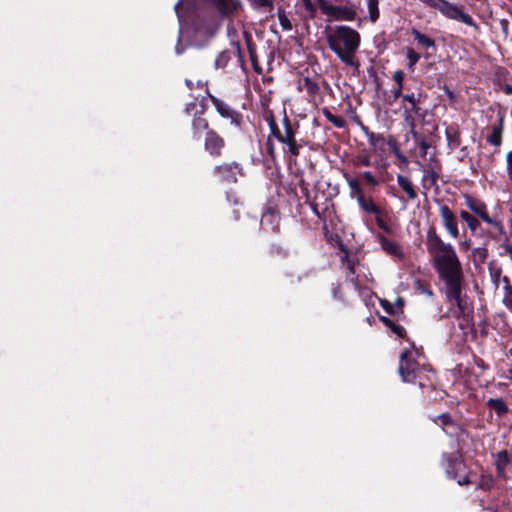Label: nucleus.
<instances>
[{"label": "nucleus", "mask_w": 512, "mask_h": 512, "mask_svg": "<svg viewBox=\"0 0 512 512\" xmlns=\"http://www.w3.org/2000/svg\"><path fill=\"white\" fill-rule=\"evenodd\" d=\"M185 83H186V85L188 86V88H190V89H192V88H193V83H192V81H191V80L186 79V80H185Z\"/></svg>", "instance_id": "nucleus-49"}, {"label": "nucleus", "mask_w": 512, "mask_h": 512, "mask_svg": "<svg viewBox=\"0 0 512 512\" xmlns=\"http://www.w3.org/2000/svg\"><path fill=\"white\" fill-rule=\"evenodd\" d=\"M182 49L179 48V46H176V53L179 55L182 53Z\"/></svg>", "instance_id": "nucleus-50"}, {"label": "nucleus", "mask_w": 512, "mask_h": 512, "mask_svg": "<svg viewBox=\"0 0 512 512\" xmlns=\"http://www.w3.org/2000/svg\"><path fill=\"white\" fill-rule=\"evenodd\" d=\"M214 174L220 177L222 181L235 183L238 176L242 175V167L236 162L224 163L214 168Z\"/></svg>", "instance_id": "nucleus-9"}, {"label": "nucleus", "mask_w": 512, "mask_h": 512, "mask_svg": "<svg viewBox=\"0 0 512 512\" xmlns=\"http://www.w3.org/2000/svg\"><path fill=\"white\" fill-rule=\"evenodd\" d=\"M302 1H303V4H304L306 10L310 13H314L317 9V6H319L320 9L322 10V4L328 3L325 0H302Z\"/></svg>", "instance_id": "nucleus-33"}, {"label": "nucleus", "mask_w": 512, "mask_h": 512, "mask_svg": "<svg viewBox=\"0 0 512 512\" xmlns=\"http://www.w3.org/2000/svg\"><path fill=\"white\" fill-rule=\"evenodd\" d=\"M462 467V463L459 462V461H450L449 462V465L446 469V472L447 474L453 478V479H456L457 480V483L459 485H467L470 483V480L468 478V476H463V477H460V478H457L456 474H454V470H459L460 468Z\"/></svg>", "instance_id": "nucleus-19"}, {"label": "nucleus", "mask_w": 512, "mask_h": 512, "mask_svg": "<svg viewBox=\"0 0 512 512\" xmlns=\"http://www.w3.org/2000/svg\"><path fill=\"white\" fill-rule=\"evenodd\" d=\"M438 419L441 421L443 425H447L450 423V416L448 414H442L438 416Z\"/></svg>", "instance_id": "nucleus-45"}, {"label": "nucleus", "mask_w": 512, "mask_h": 512, "mask_svg": "<svg viewBox=\"0 0 512 512\" xmlns=\"http://www.w3.org/2000/svg\"><path fill=\"white\" fill-rule=\"evenodd\" d=\"M181 3H182V0H180L178 3H176V5H175V10H176V11H177V9H178V7H179V5H180Z\"/></svg>", "instance_id": "nucleus-52"}, {"label": "nucleus", "mask_w": 512, "mask_h": 512, "mask_svg": "<svg viewBox=\"0 0 512 512\" xmlns=\"http://www.w3.org/2000/svg\"><path fill=\"white\" fill-rule=\"evenodd\" d=\"M326 39L329 48L345 65L358 68L356 53L361 43L358 31L347 25H337L327 32Z\"/></svg>", "instance_id": "nucleus-2"}, {"label": "nucleus", "mask_w": 512, "mask_h": 512, "mask_svg": "<svg viewBox=\"0 0 512 512\" xmlns=\"http://www.w3.org/2000/svg\"><path fill=\"white\" fill-rule=\"evenodd\" d=\"M220 58H221V56H220L218 59H216V66H218V65H219Z\"/></svg>", "instance_id": "nucleus-53"}, {"label": "nucleus", "mask_w": 512, "mask_h": 512, "mask_svg": "<svg viewBox=\"0 0 512 512\" xmlns=\"http://www.w3.org/2000/svg\"><path fill=\"white\" fill-rule=\"evenodd\" d=\"M272 137L273 136L270 133L268 136V141H267V151H268V154L273 158L274 154H275V150H274V145L271 142Z\"/></svg>", "instance_id": "nucleus-43"}, {"label": "nucleus", "mask_w": 512, "mask_h": 512, "mask_svg": "<svg viewBox=\"0 0 512 512\" xmlns=\"http://www.w3.org/2000/svg\"><path fill=\"white\" fill-rule=\"evenodd\" d=\"M277 14H278L279 23L282 26V28L284 30H290L292 28V24H291L288 16L286 15L285 11L282 9H279Z\"/></svg>", "instance_id": "nucleus-34"}, {"label": "nucleus", "mask_w": 512, "mask_h": 512, "mask_svg": "<svg viewBox=\"0 0 512 512\" xmlns=\"http://www.w3.org/2000/svg\"><path fill=\"white\" fill-rule=\"evenodd\" d=\"M506 92H507V93H512V87H511V86H507V88H506Z\"/></svg>", "instance_id": "nucleus-51"}, {"label": "nucleus", "mask_w": 512, "mask_h": 512, "mask_svg": "<svg viewBox=\"0 0 512 512\" xmlns=\"http://www.w3.org/2000/svg\"><path fill=\"white\" fill-rule=\"evenodd\" d=\"M378 243L380 244L383 251H385L387 254L396 257L398 259L404 258V252L400 245H398L396 242H393L386 238L382 234L377 235Z\"/></svg>", "instance_id": "nucleus-15"}, {"label": "nucleus", "mask_w": 512, "mask_h": 512, "mask_svg": "<svg viewBox=\"0 0 512 512\" xmlns=\"http://www.w3.org/2000/svg\"><path fill=\"white\" fill-rule=\"evenodd\" d=\"M420 354L414 349L405 350L400 356L398 372L404 382L411 383L416 380L424 367L419 361Z\"/></svg>", "instance_id": "nucleus-5"}, {"label": "nucleus", "mask_w": 512, "mask_h": 512, "mask_svg": "<svg viewBox=\"0 0 512 512\" xmlns=\"http://www.w3.org/2000/svg\"><path fill=\"white\" fill-rule=\"evenodd\" d=\"M375 220H376V223H377V226L382 229L383 231H385L386 233H391V228L390 226L387 224V222L384 220L383 218V213H379V214H375Z\"/></svg>", "instance_id": "nucleus-36"}, {"label": "nucleus", "mask_w": 512, "mask_h": 512, "mask_svg": "<svg viewBox=\"0 0 512 512\" xmlns=\"http://www.w3.org/2000/svg\"><path fill=\"white\" fill-rule=\"evenodd\" d=\"M361 129L367 137L368 143L371 146L373 152L381 156L385 152V145L387 143L385 137L382 134L370 131L364 125L361 126Z\"/></svg>", "instance_id": "nucleus-11"}, {"label": "nucleus", "mask_w": 512, "mask_h": 512, "mask_svg": "<svg viewBox=\"0 0 512 512\" xmlns=\"http://www.w3.org/2000/svg\"><path fill=\"white\" fill-rule=\"evenodd\" d=\"M445 294L451 304L450 312L453 317L460 318L468 311L467 297L462 294L463 281L445 285Z\"/></svg>", "instance_id": "nucleus-6"}, {"label": "nucleus", "mask_w": 512, "mask_h": 512, "mask_svg": "<svg viewBox=\"0 0 512 512\" xmlns=\"http://www.w3.org/2000/svg\"><path fill=\"white\" fill-rule=\"evenodd\" d=\"M217 9L223 14H229L237 9L236 0H212Z\"/></svg>", "instance_id": "nucleus-23"}, {"label": "nucleus", "mask_w": 512, "mask_h": 512, "mask_svg": "<svg viewBox=\"0 0 512 512\" xmlns=\"http://www.w3.org/2000/svg\"><path fill=\"white\" fill-rule=\"evenodd\" d=\"M439 213L442 220V224L447 233L453 238L459 237L458 220L454 212L447 205H441L439 207Z\"/></svg>", "instance_id": "nucleus-10"}, {"label": "nucleus", "mask_w": 512, "mask_h": 512, "mask_svg": "<svg viewBox=\"0 0 512 512\" xmlns=\"http://www.w3.org/2000/svg\"><path fill=\"white\" fill-rule=\"evenodd\" d=\"M210 100L217 112L224 118L230 119L232 123L239 124V114L235 112L228 104L210 95Z\"/></svg>", "instance_id": "nucleus-13"}, {"label": "nucleus", "mask_w": 512, "mask_h": 512, "mask_svg": "<svg viewBox=\"0 0 512 512\" xmlns=\"http://www.w3.org/2000/svg\"><path fill=\"white\" fill-rule=\"evenodd\" d=\"M354 166L356 167H370L372 166L371 153L363 150L354 159Z\"/></svg>", "instance_id": "nucleus-25"}, {"label": "nucleus", "mask_w": 512, "mask_h": 512, "mask_svg": "<svg viewBox=\"0 0 512 512\" xmlns=\"http://www.w3.org/2000/svg\"><path fill=\"white\" fill-rule=\"evenodd\" d=\"M464 203L483 222L494 227L500 234H505L502 222L488 214V207L482 200L470 195H465Z\"/></svg>", "instance_id": "nucleus-7"}, {"label": "nucleus", "mask_w": 512, "mask_h": 512, "mask_svg": "<svg viewBox=\"0 0 512 512\" xmlns=\"http://www.w3.org/2000/svg\"><path fill=\"white\" fill-rule=\"evenodd\" d=\"M504 118H505V114L503 112H498L497 124L492 127V132L487 138V141L494 146H500L502 143V132L504 129Z\"/></svg>", "instance_id": "nucleus-16"}, {"label": "nucleus", "mask_w": 512, "mask_h": 512, "mask_svg": "<svg viewBox=\"0 0 512 512\" xmlns=\"http://www.w3.org/2000/svg\"><path fill=\"white\" fill-rule=\"evenodd\" d=\"M426 246L432 256L433 266L445 285L463 281L461 262L454 247L445 243L433 230L427 233Z\"/></svg>", "instance_id": "nucleus-1"}, {"label": "nucleus", "mask_w": 512, "mask_h": 512, "mask_svg": "<svg viewBox=\"0 0 512 512\" xmlns=\"http://www.w3.org/2000/svg\"><path fill=\"white\" fill-rule=\"evenodd\" d=\"M405 53L408 60V69L413 70L420 59V55L413 48H407Z\"/></svg>", "instance_id": "nucleus-31"}, {"label": "nucleus", "mask_w": 512, "mask_h": 512, "mask_svg": "<svg viewBox=\"0 0 512 512\" xmlns=\"http://www.w3.org/2000/svg\"><path fill=\"white\" fill-rule=\"evenodd\" d=\"M460 218L466 222L469 230L472 232V233H475L477 231V229L480 227V221L477 217L471 215L469 212H467L466 210H461L460 213Z\"/></svg>", "instance_id": "nucleus-24"}, {"label": "nucleus", "mask_w": 512, "mask_h": 512, "mask_svg": "<svg viewBox=\"0 0 512 512\" xmlns=\"http://www.w3.org/2000/svg\"><path fill=\"white\" fill-rule=\"evenodd\" d=\"M271 135L284 145L283 152L297 157L300 153V145L296 140V128H294L287 116L283 119V130H281L273 119L269 120Z\"/></svg>", "instance_id": "nucleus-3"}, {"label": "nucleus", "mask_w": 512, "mask_h": 512, "mask_svg": "<svg viewBox=\"0 0 512 512\" xmlns=\"http://www.w3.org/2000/svg\"><path fill=\"white\" fill-rule=\"evenodd\" d=\"M446 94L447 96L452 100L454 98V94L452 91H450L449 89H446Z\"/></svg>", "instance_id": "nucleus-48"}, {"label": "nucleus", "mask_w": 512, "mask_h": 512, "mask_svg": "<svg viewBox=\"0 0 512 512\" xmlns=\"http://www.w3.org/2000/svg\"><path fill=\"white\" fill-rule=\"evenodd\" d=\"M498 457H499V459L504 458V460L507 462V452L506 451L499 452Z\"/></svg>", "instance_id": "nucleus-47"}, {"label": "nucleus", "mask_w": 512, "mask_h": 512, "mask_svg": "<svg viewBox=\"0 0 512 512\" xmlns=\"http://www.w3.org/2000/svg\"><path fill=\"white\" fill-rule=\"evenodd\" d=\"M322 13L334 21H353L356 17V10L352 6H336L329 3L322 4Z\"/></svg>", "instance_id": "nucleus-8"}, {"label": "nucleus", "mask_w": 512, "mask_h": 512, "mask_svg": "<svg viewBox=\"0 0 512 512\" xmlns=\"http://www.w3.org/2000/svg\"><path fill=\"white\" fill-rule=\"evenodd\" d=\"M299 89L306 91L310 96H313L318 92L319 86L310 78L305 77L299 82Z\"/></svg>", "instance_id": "nucleus-26"}, {"label": "nucleus", "mask_w": 512, "mask_h": 512, "mask_svg": "<svg viewBox=\"0 0 512 512\" xmlns=\"http://www.w3.org/2000/svg\"><path fill=\"white\" fill-rule=\"evenodd\" d=\"M366 3L369 13V19L372 23H375L379 18V0H366Z\"/></svg>", "instance_id": "nucleus-28"}, {"label": "nucleus", "mask_w": 512, "mask_h": 512, "mask_svg": "<svg viewBox=\"0 0 512 512\" xmlns=\"http://www.w3.org/2000/svg\"><path fill=\"white\" fill-rule=\"evenodd\" d=\"M419 290H420L423 294H425L426 296H428V297H432V296H433V291H432L430 288H428V287L420 286V287H419Z\"/></svg>", "instance_id": "nucleus-44"}, {"label": "nucleus", "mask_w": 512, "mask_h": 512, "mask_svg": "<svg viewBox=\"0 0 512 512\" xmlns=\"http://www.w3.org/2000/svg\"><path fill=\"white\" fill-rule=\"evenodd\" d=\"M430 162L429 166L424 170L422 177L423 187L426 189H429L431 186H437L439 178L438 163L434 161L432 156L430 157Z\"/></svg>", "instance_id": "nucleus-14"}, {"label": "nucleus", "mask_w": 512, "mask_h": 512, "mask_svg": "<svg viewBox=\"0 0 512 512\" xmlns=\"http://www.w3.org/2000/svg\"><path fill=\"white\" fill-rule=\"evenodd\" d=\"M405 74L402 70H397L393 75V80L396 82L397 86H400V89H403V80Z\"/></svg>", "instance_id": "nucleus-40"}, {"label": "nucleus", "mask_w": 512, "mask_h": 512, "mask_svg": "<svg viewBox=\"0 0 512 512\" xmlns=\"http://www.w3.org/2000/svg\"><path fill=\"white\" fill-rule=\"evenodd\" d=\"M323 114L326 117V119L332 123L334 126L341 128L344 126V121L342 118L332 114L328 109L323 110Z\"/></svg>", "instance_id": "nucleus-32"}, {"label": "nucleus", "mask_w": 512, "mask_h": 512, "mask_svg": "<svg viewBox=\"0 0 512 512\" xmlns=\"http://www.w3.org/2000/svg\"><path fill=\"white\" fill-rule=\"evenodd\" d=\"M506 164L508 179L512 183V151H509L506 155Z\"/></svg>", "instance_id": "nucleus-39"}, {"label": "nucleus", "mask_w": 512, "mask_h": 512, "mask_svg": "<svg viewBox=\"0 0 512 512\" xmlns=\"http://www.w3.org/2000/svg\"><path fill=\"white\" fill-rule=\"evenodd\" d=\"M397 183L400 186V188L407 194L409 199L415 200L417 198V192L414 189V186L409 178L401 174H398Z\"/></svg>", "instance_id": "nucleus-18"}, {"label": "nucleus", "mask_w": 512, "mask_h": 512, "mask_svg": "<svg viewBox=\"0 0 512 512\" xmlns=\"http://www.w3.org/2000/svg\"><path fill=\"white\" fill-rule=\"evenodd\" d=\"M193 133L195 137H199L201 133L208 128V123L205 118L196 116L192 122Z\"/></svg>", "instance_id": "nucleus-27"}, {"label": "nucleus", "mask_w": 512, "mask_h": 512, "mask_svg": "<svg viewBox=\"0 0 512 512\" xmlns=\"http://www.w3.org/2000/svg\"><path fill=\"white\" fill-rule=\"evenodd\" d=\"M359 207L362 211L368 214H379L381 213V208L374 202L372 197H366L364 194L356 199Z\"/></svg>", "instance_id": "nucleus-17"}, {"label": "nucleus", "mask_w": 512, "mask_h": 512, "mask_svg": "<svg viewBox=\"0 0 512 512\" xmlns=\"http://www.w3.org/2000/svg\"><path fill=\"white\" fill-rule=\"evenodd\" d=\"M346 180H347L348 186L351 190L352 197L357 199L358 197H360L361 195L364 194L363 189L360 186L358 180H356L354 178H348V177L346 178Z\"/></svg>", "instance_id": "nucleus-29"}, {"label": "nucleus", "mask_w": 512, "mask_h": 512, "mask_svg": "<svg viewBox=\"0 0 512 512\" xmlns=\"http://www.w3.org/2000/svg\"><path fill=\"white\" fill-rule=\"evenodd\" d=\"M402 89H400V86L398 85L397 88L393 91V97L394 99H397L401 96Z\"/></svg>", "instance_id": "nucleus-46"}, {"label": "nucleus", "mask_w": 512, "mask_h": 512, "mask_svg": "<svg viewBox=\"0 0 512 512\" xmlns=\"http://www.w3.org/2000/svg\"><path fill=\"white\" fill-rule=\"evenodd\" d=\"M463 245H464V246H466V247H468V246H469V242H468V241H465V242L463 243Z\"/></svg>", "instance_id": "nucleus-54"}, {"label": "nucleus", "mask_w": 512, "mask_h": 512, "mask_svg": "<svg viewBox=\"0 0 512 512\" xmlns=\"http://www.w3.org/2000/svg\"><path fill=\"white\" fill-rule=\"evenodd\" d=\"M502 281L505 284L503 287L502 303L512 313V285H510V282H509V279L507 276H504L502 278Z\"/></svg>", "instance_id": "nucleus-21"}, {"label": "nucleus", "mask_w": 512, "mask_h": 512, "mask_svg": "<svg viewBox=\"0 0 512 512\" xmlns=\"http://www.w3.org/2000/svg\"><path fill=\"white\" fill-rule=\"evenodd\" d=\"M388 144L390 145L392 151L394 152V154L397 156V158L402 162V163H407V158L402 155L397 147V144L396 142L391 138L389 141H388Z\"/></svg>", "instance_id": "nucleus-38"}, {"label": "nucleus", "mask_w": 512, "mask_h": 512, "mask_svg": "<svg viewBox=\"0 0 512 512\" xmlns=\"http://www.w3.org/2000/svg\"><path fill=\"white\" fill-rule=\"evenodd\" d=\"M403 100L407 101L410 104L409 110L411 112L418 113V111H419L418 102L415 99L414 94L403 95Z\"/></svg>", "instance_id": "nucleus-35"}, {"label": "nucleus", "mask_w": 512, "mask_h": 512, "mask_svg": "<svg viewBox=\"0 0 512 512\" xmlns=\"http://www.w3.org/2000/svg\"><path fill=\"white\" fill-rule=\"evenodd\" d=\"M419 148H420V155H421V157L424 158V157H426V155L428 153L430 144L426 140L422 139L419 143Z\"/></svg>", "instance_id": "nucleus-42"}, {"label": "nucleus", "mask_w": 512, "mask_h": 512, "mask_svg": "<svg viewBox=\"0 0 512 512\" xmlns=\"http://www.w3.org/2000/svg\"><path fill=\"white\" fill-rule=\"evenodd\" d=\"M361 177H363L366 182L368 184H370L371 186L373 187H376L379 185V181L377 180V178L373 175L372 172L370 171H364L363 173H361L360 175Z\"/></svg>", "instance_id": "nucleus-37"}, {"label": "nucleus", "mask_w": 512, "mask_h": 512, "mask_svg": "<svg viewBox=\"0 0 512 512\" xmlns=\"http://www.w3.org/2000/svg\"><path fill=\"white\" fill-rule=\"evenodd\" d=\"M224 140L214 131L210 130L206 134L205 149L212 156H220L221 150L224 147Z\"/></svg>", "instance_id": "nucleus-12"}, {"label": "nucleus", "mask_w": 512, "mask_h": 512, "mask_svg": "<svg viewBox=\"0 0 512 512\" xmlns=\"http://www.w3.org/2000/svg\"><path fill=\"white\" fill-rule=\"evenodd\" d=\"M251 2L257 8H266L272 6V0H251Z\"/></svg>", "instance_id": "nucleus-41"}, {"label": "nucleus", "mask_w": 512, "mask_h": 512, "mask_svg": "<svg viewBox=\"0 0 512 512\" xmlns=\"http://www.w3.org/2000/svg\"><path fill=\"white\" fill-rule=\"evenodd\" d=\"M411 34L413 35L414 39L417 41L419 46L427 49L435 48V41L432 38L421 33L419 30L413 28L411 30Z\"/></svg>", "instance_id": "nucleus-20"}, {"label": "nucleus", "mask_w": 512, "mask_h": 512, "mask_svg": "<svg viewBox=\"0 0 512 512\" xmlns=\"http://www.w3.org/2000/svg\"><path fill=\"white\" fill-rule=\"evenodd\" d=\"M487 406L495 411L498 416L508 412V407L502 398H490L486 402Z\"/></svg>", "instance_id": "nucleus-22"}, {"label": "nucleus", "mask_w": 512, "mask_h": 512, "mask_svg": "<svg viewBox=\"0 0 512 512\" xmlns=\"http://www.w3.org/2000/svg\"><path fill=\"white\" fill-rule=\"evenodd\" d=\"M382 322L389 327L397 336L403 337L405 334V329L403 326L394 323L391 319L387 317H382Z\"/></svg>", "instance_id": "nucleus-30"}, {"label": "nucleus", "mask_w": 512, "mask_h": 512, "mask_svg": "<svg viewBox=\"0 0 512 512\" xmlns=\"http://www.w3.org/2000/svg\"><path fill=\"white\" fill-rule=\"evenodd\" d=\"M430 8L438 10L444 17L466 24L467 26L479 32L480 27L474 19L464 11L463 7H459L447 0H421Z\"/></svg>", "instance_id": "nucleus-4"}]
</instances>
